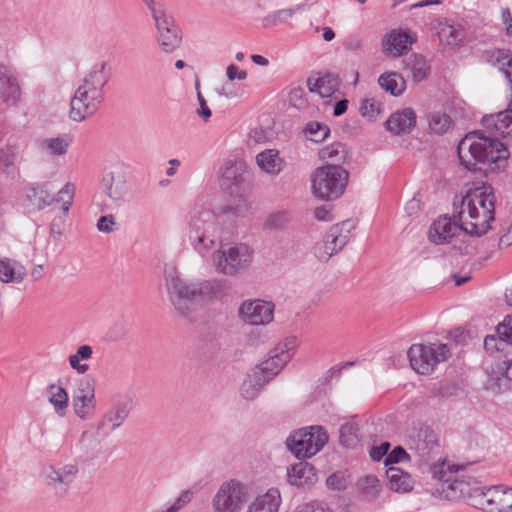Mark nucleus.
I'll use <instances>...</instances> for the list:
<instances>
[{
    "label": "nucleus",
    "instance_id": "72a5a7b5",
    "mask_svg": "<svg viewBox=\"0 0 512 512\" xmlns=\"http://www.w3.org/2000/svg\"><path fill=\"white\" fill-rule=\"evenodd\" d=\"M307 85L310 92H316L321 97H329L338 90L340 81L337 75L326 74L315 79L314 81L309 78L307 80Z\"/></svg>",
    "mask_w": 512,
    "mask_h": 512
},
{
    "label": "nucleus",
    "instance_id": "c03bdc74",
    "mask_svg": "<svg viewBox=\"0 0 512 512\" xmlns=\"http://www.w3.org/2000/svg\"><path fill=\"white\" fill-rule=\"evenodd\" d=\"M439 38L441 41L447 43V45H457L462 41V32L452 25H446L439 31Z\"/></svg>",
    "mask_w": 512,
    "mask_h": 512
},
{
    "label": "nucleus",
    "instance_id": "0e129e2a",
    "mask_svg": "<svg viewBox=\"0 0 512 512\" xmlns=\"http://www.w3.org/2000/svg\"><path fill=\"white\" fill-rule=\"evenodd\" d=\"M512 244V224L510 225L507 233H505L499 240V247H508Z\"/></svg>",
    "mask_w": 512,
    "mask_h": 512
},
{
    "label": "nucleus",
    "instance_id": "cd10ccee",
    "mask_svg": "<svg viewBox=\"0 0 512 512\" xmlns=\"http://www.w3.org/2000/svg\"><path fill=\"white\" fill-rule=\"evenodd\" d=\"M131 406L128 402L117 403L111 410L107 411L99 423L98 428L109 427L113 432L119 428L130 413Z\"/></svg>",
    "mask_w": 512,
    "mask_h": 512
},
{
    "label": "nucleus",
    "instance_id": "6e6d98bb",
    "mask_svg": "<svg viewBox=\"0 0 512 512\" xmlns=\"http://www.w3.org/2000/svg\"><path fill=\"white\" fill-rule=\"evenodd\" d=\"M115 225V217L112 214L102 216L97 221V229L100 232L111 233Z\"/></svg>",
    "mask_w": 512,
    "mask_h": 512
},
{
    "label": "nucleus",
    "instance_id": "e433bc0d",
    "mask_svg": "<svg viewBox=\"0 0 512 512\" xmlns=\"http://www.w3.org/2000/svg\"><path fill=\"white\" fill-rule=\"evenodd\" d=\"M93 349L90 345H81L74 354L68 357L70 367L78 374H85L89 370V365L81 363L92 358Z\"/></svg>",
    "mask_w": 512,
    "mask_h": 512
},
{
    "label": "nucleus",
    "instance_id": "f704fd0d",
    "mask_svg": "<svg viewBox=\"0 0 512 512\" xmlns=\"http://www.w3.org/2000/svg\"><path fill=\"white\" fill-rule=\"evenodd\" d=\"M379 85L392 96L402 95L406 89V81L398 72H385L378 79Z\"/></svg>",
    "mask_w": 512,
    "mask_h": 512
},
{
    "label": "nucleus",
    "instance_id": "a211bd4d",
    "mask_svg": "<svg viewBox=\"0 0 512 512\" xmlns=\"http://www.w3.org/2000/svg\"><path fill=\"white\" fill-rule=\"evenodd\" d=\"M481 508L488 512L512 511V487L494 486L481 493Z\"/></svg>",
    "mask_w": 512,
    "mask_h": 512
},
{
    "label": "nucleus",
    "instance_id": "37998d69",
    "mask_svg": "<svg viewBox=\"0 0 512 512\" xmlns=\"http://www.w3.org/2000/svg\"><path fill=\"white\" fill-rule=\"evenodd\" d=\"M382 112V103L377 99L370 97L362 101L360 113L363 117L370 120L375 119Z\"/></svg>",
    "mask_w": 512,
    "mask_h": 512
},
{
    "label": "nucleus",
    "instance_id": "473e14b6",
    "mask_svg": "<svg viewBox=\"0 0 512 512\" xmlns=\"http://www.w3.org/2000/svg\"><path fill=\"white\" fill-rule=\"evenodd\" d=\"M46 394L55 413L60 417L65 416L69 404V397L66 389L61 385L52 383L47 387Z\"/></svg>",
    "mask_w": 512,
    "mask_h": 512
},
{
    "label": "nucleus",
    "instance_id": "de8ad7c7",
    "mask_svg": "<svg viewBox=\"0 0 512 512\" xmlns=\"http://www.w3.org/2000/svg\"><path fill=\"white\" fill-rule=\"evenodd\" d=\"M497 334L500 340L512 345V316L508 315L497 326Z\"/></svg>",
    "mask_w": 512,
    "mask_h": 512
},
{
    "label": "nucleus",
    "instance_id": "f03ea898",
    "mask_svg": "<svg viewBox=\"0 0 512 512\" xmlns=\"http://www.w3.org/2000/svg\"><path fill=\"white\" fill-rule=\"evenodd\" d=\"M166 285L172 305L183 317H189L219 292L216 281H186L175 269L166 273Z\"/></svg>",
    "mask_w": 512,
    "mask_h": 512
},
{
    "label": "nucleus",
    "instance_id": "2eb2a0df",
    "mask_svg": "<svg viewBox=\"0 0 512 512\" xmlns=\"http://www.w3.org/2000/svg\"><path fill=\"white\" fill-rule=\"evenodd\" d=\"M153 18L158 30V42L162 50L166 53H172L181 44V36L178 27L174 24L172 18L162 11H154Z\"/></svg>",
    "mask_w": 512,
    "mask_h": 512
},
{
    "label": "nucleus",
    "instance_id": "4468645a",
    "mask_svg": "<svg viewBox=\"0 0 512 512\" xmlns=\"http://www.w3.org/2000/svg\"><path fill=\"white\" fill-rule=\"evenodd\" d=\"M218 226L214 221L202 218L193 219L190 223V240L199 253L210 251L215 246Z\"/></svg>",
    "mask_w": 512,
    "mask_h": 512
},
{
    "label": "nucleus",
    "instance_id": "6ab92c4d",
    "mask_svg": "<svg viewBox=\"0 0 512 512\" xmlns=\"http://www.w3.org/2000/svg\"><path fill=\"white\" fill-rule=\"evenodd\" d=\"M463 232L461 223L454 217V221L446 216L439 217L431 225L428 238L436 245L449 243L452 238Z\"/></svg>",
    "mask_w": 512,
    "mask_h": 512
},
{
    "label": "nucleus",
    "instance_id": "b1692460",
    "mask_svg": "<svg viewBox=\"0 0 512 512\" xmlns=\"http://www.w3.org/2000/svg\"><path fill=\"white\" fill-rule=\"evenodd\" d=\"M72 141L69 134H62L40 139L37 144L42 153L51 157H61L68 152Z\"/></svg>",
    "mask_w": 512,
    "mask_h": 512
},
{
    "label": "nucleus",
    "instance_id": "0eeeda50",
    "mask_svg": "<svg viewBox=\"0 0 512 512\" xmlns=\"http://www.w3.org/2000/svg\"><path fill=\"white\" fill-rule=\"evenodd\" d=\"M468 466H470V464L456 465L442 463L439 470L434 471L435 477L446 484L443 490L448 497L452 499L465 498L471 495L472 490H477L474 488V486L477 485L476 479L473 476L463 473Z\"/></svg>",
    "mask_w": 512,
    "mask_h": 512
},
{
    "label": "nucleus",
    "instance_id": "9d476101",
    "mask_svg": "<svg viewBox=\"0 0 512 512\" xmlns=\"http://www.w3.org/2000/svg\"><path fill=\"white\" fill-rule=\"evenodd\" d=\"M79 474L75 463L48 465L42 469L46 487L57 497H65L70 492Z\"/></svg>",
    "mask_w": 512,
    "mask_h": 512
},
{
    "label": "nucleus",
    "instance_id": "20e7f679",
    "mask_svg": "<svg viewBox=\"0 0 512 512\" xmlns=\"http://www.w3.org/2000/svg\"><path fill=\"white\" fill-rule=\"evenodd\" d=\"M249 179L250 173L242 160L227 161L221 170V187L230 195L240 197L236 206H229V211L236 215H242L249 209V204L244 198L249 189Z\"/></svg>",
    "mask_w": 512,
    "mask_h": 512
},
{
    "label": "nucleus",
    "instance_id": "69168bd1",
    "mask_svg": "<svg viewBox=\"0 0 512 512\" xmlns=\"http://www.w3.org/2000/svg\"><path fill=\"white\" fill-rule=\"evenodd\" d=\"M347 108H348V100H346V99L340 100L335 104L333 114L335 116H340L347 111Z\"/></svg>",
    "mask_w": 512,
    "mask_h": 512
},
{
    "label": "nucleus",
    "instance_id": "393cba45",
    "mask_svg": "<svg viewBox=\"0 0 512 512\" xmlns=\"http://www.w3.org/2000/svg\"><path fill=\"white\" fill-rule=\"evenodd\" d=\"M386 476L391 490L397 493H408L414 487L412 476L397 466H390L386 470Z\"/></svg>",
    "mask_w": 512,
    "mask_h": 512
},
{
    "label": "nucleus",
    "instance_id": "39448f33",
    "mask_svg": "<svg viewBox=\"0 0 512 512\" xmlns=\"http://www.w3.org/2000/svg\"><path fill=\"white\" fill-rule=\"evenodd\" d=\"M349 173L339 165H324L312 175L313 194L326 201L338 199L345 191Z\"/></svg>",
    "mask_w": 512,
    "mask_h": 512
},
{
    "label": "nucleus",
    "instance_id": "c756f323",
    "mask_svg": "<svg viewBox=\"0 0 512 512\" xmlns=\"http://www.w3.org/2000/svg\"><path fill=\"white\" fill-rule=\"evenodd\" d=\"M319 159L327 162V165H339L344 164L349 156V151L345 144L341 142H335L321 148L318 152Z\"/></svg>",
    "mask_w": 512,
    "mask_h": 512
},
{
    "label": "nucleus",
    "instance_id": "6e6552de",
    "mask_svg": "<svg viewBox=\"0 0 512 512\" xmlns=\"http://www.w3.org/2000/svg\"><path fill=\"white\" fill-rule=\"evenodd\" d=\"M451 350L447 344H413L408 350V358L413 370L418 374H430L435 367L447 361Z\"/></svg>",
    "mask_w": 512,
    "mask_h": 512
},
{
    "label": "nucleus",
    "instance_id": "dca6fc26",
    "mask_svg": "<svg viewBox=\"0 0 512 512\" xmlns=\"http://www.w3.org/2000/svg\"><path fill=\"white\" fill-rule=\"evenodd\" d=\"M239 314L250 325H266L273 320L274 305L258 299L245 301L239 308Z\"/></svg>",
    "mask_w": 512,
    "mask_h": 512
},
{
    "label": "nucleus",
    "instance_id": "c85d7f7f",
    "mask_svg": "<svg viewBox=\"0 0 512 512\" xmlns=\"http://www.w3.org/2000/svg\"><path fill=\"white\" fill-rule=\"evenodd\" d=\"M27 198L38 210L55 202V195L48 182L32 186L27 192Z\"/></svg>",
    "mask_w": 512,
    "mask_h": 512
},
{
    "label": "nucleus",
    "instance_id": "09e8293b",
    "mask_svg": "<svg viewBox=\"0 0 512 512\" xmlns=\"http://www.w3.org/2000/svg\"><path fill=\"white\" fill-rule=\"evenodd\" d=\"M408 460L409 455L407 452L401 446H397L386 456L384 464L389 468L390 466H394L399 462Z\"/></svg>",
    "mask_w": 512,
    "mask_h": 512
},
{
    "label": "nucleus",
    "instance_id": "a19ab883",
    "mask_svg": "<svg viewBox=\"0 0 512 512\" xmlns=\"http://www.w3.org/2000/svg\"><path fill=\"white\" fill-rule=\"evenodd\" d=\"M358 427L352 423H345L339 430V443L347 448H352L359 442Z\"/></svg>",
    "mask_w": 512,
    "mask_h": 512
},
{
    "label": "nucleus",
    "instance_id": "412c9836",
    "mask_svg": "<svg viewBox=\"0 0 512 512\" xmlns=\"http://www.w3.org/2000/svg\"><path fill=\"white\" fill-rule=\"evenodd\" d=\"M315 468L307 462H299L287 468V481L299 488H309L317 482Z\"/></svg>",
    "mask_w": 512,
    "mask_h": 512
},
{
    "label": "nucleus",
    "instance_id": "774afa93",
    "mask_svg": "<svg viewBox=\"0 0 512 512\" xmlns=\"http://www.w3.org/2000/svg\"><path fill=\"white\" fill-rule=\"evenodd\" d=\"M250 139L258 143L264 141L266 139L265 131L262 129H253L250 132Z\"/></svg>",
    "mask_w": 512,
    "mask_h": 512
},
{
    "label": "nucleus",
    "instance_id": "79ce46f5",
    "mask_svg": "<svg viewBox=\"0 0 512 512\" xmlns=\"http://www.w3.org/2000/svg\"><path fill=\"white\" fill-rule=\"evenodd\" d=\"M75 195V185L73 183H66L55 196V201L61 203V210L66 216L72 205L73 198Z\"/></svg>",
    "mask_w": 512,
    "mask_h": 512
},
{
    "label": "nucleus",
    "instance_id": "aec40b11",
    "mask_svg": "<svg viewBox=\"0 0 512 512\" xmlns=\"http://www.w3.org/2000/svg\"><path fill=\"white\" fill-rule=\"evenodd\" d=\"M21 97V88L15 73L0 64V99L8 105H15Z\"/></svg>",
    "mask_w": 512,
    "mask_h": 512
},
{
    "label": "nucleus",
    "instance_id": "58836bf2",
    "mask_svg": "<svg viewBox=\"0 0 512 512\" xmlns=\"http://www.w3.org/2000/svg\"><path fill=\"white\" fill-rule=\"evenodd\" d=\"M306 138L310 141L320 143L324 141L330 133V129L327 125L311 121L306 124L303 129Z\"/></svg>",
    "mask_w": 512,
    "mask_h": 512
},
{
    "label": "nucleus",
    "instance_id": "5701e85b",
    "mask_svg": "<svg viewBox=\"0 0 512 512\" xmlns=\"http://www.w3.org/2000/svg\"><path fill=\"white\" fill-rule=\"evenodd\" d=\"M416 124V114L411 108L393 113L386 121L387 129L395 135L409 133Z\"/></svg>",
    "mask_w": 512,
    "mask_h": 512
},
{
    "label": "nucleus",
    "instance_id": "7ed1b4c3",
    "mask_svg": "<svg viewBox=\"0 0 512 512\" xmlns=\"http://www.w3.org/2000/svg\"><path fill=\"white\" fill-rule=\"evenodd\" d=\"M294 339L277 344L269 351L267 358L252 368L244 379L241 387V396L246 400H254L263 387L273 379L290 361Z\"/></svg>",
    "mask_w": 512,
    "mask_h": 512
},
{
    "label": "nucleus",
    "instance_id": "a878e982",
    "mask_svg": "<svg viewBox=\"0 0 512 512\" xmlns=\"http://www.w3.org/2000/svg\"><path fill=\"white\" fill-rule=\"evenodd\" d=\"M256 163L261 171L270 175H278L285 165L279 151L276 149H266L258 153Z\"/></svg>",
    "mask_w": 512,
    "mask_h": 512
},
{
    "label": "nucleus",
    "instance_id": "ddd939ff",
    "mask_svg": "<svg viewBox=\"0 0 512 512\" xmlns=\"http://www.w3.org/2000/svg\"><path fill=\"white\" fill-rule=\"evenodd\" d=\"M102 101L103 95L77 88L70 101V119L84 121L96 113Z\"/></svg>",
    "mask_w": 512,
    "mask_h": 512
},
{
    "label": "nucleus",
    "instance_id": "f3484780",
    "mask_svg": "<svg viewBox=\"0 0 512 512\" xmlns=\"http://www.w3.org/2000/svg\"><path fill=\"white\" fill-rule=\"evenodd\" d=\"M415 42V35L409 30L393 29L383 37L381 48L389 57H400L408 52Z\"/></svg>",
    "mask_w": 512,
    "mask_h": 512
},
{
    "label": "nucleus",
    "instance_id": "603ef678",
    "mask_svg": "<svg viewBox=\"0 0 512 512\" xmlns=\"http://www.w3.org/2000/svg\"><path fill=\"white\" fill-rule=\"evenodd\" d=\"M15 155L11 148L6 147L0 149V170L8 172L14 165Z\"/></svg>",
    "mask_w": 512,
    "mask_h": 512
},
{
    "label": "nucleus",
    "instance_id": "13d9d810",
    "mask_svg": "<svg viewBox=\"0 0 512 512\" xmlns=\"http://www.w3.org/2000/svg\"><path fill=\"white\" fill-rule=\"evenodd\" d=\"M390 444L388 442L382 443L380 446H374L370 450V456L374 461H379L383 456L388 455Z\"/></svg>",
    "mask_w": 512,
    "mask_h": 512
},
{
    "label": "nucleus",
    "instance_id": "e2e57ef3",
    "mask_svg": "<svg viewBox=\"0 0 512 512\" xmlns=\"http://www.w3.org/2000/svg\"><path fill=\"white\" fill-rule=\"evenodd\" d=\"M315 217L320 221H332L331 211L326 206L317 207L314 211Z\"/></svg>",
    "mask_w": 512,
    "mask_h": 512
},
{
    "label": "nucleus",
    "instance_id": "3c124183",
    "mask_svg": "<svg viewBox=\"0 0 512 512\" xmlns=\"http://www.w3.org/2000/svg\"><path fill=\"white\" fill-rule=\"evenodd\" d=\"M326 483L333 490H343L348 485V478L343 472H336L327 478Z\"/></svg>",
    "mask_w": 512,
    "mask_h": 512
},
{
    "label": "nucleus",
    "instance_id": "7c9ffc66",
    "mask_svg": "<svg viewBox=\"0 0 512 512\" xmlns=\"http://www.w3.org/2000/svg\"><path fill=\"white\" fill-rule=\"evenodd\" d=\"M281 502L277 489H269L264 495L258 496L248 507V512H277Z\"/></svg>",
    "mask_w": 512,
    "mask_h": 512
},
{
    "label": "nucleus",
    "instance_id": "4be33fe9",
    "mask_svg": "<svg viewBox=\"0 0 512 512\" xmlns=\"http://www.w3.org/2000/svg\"><path fill=\"white\" fill-rule=\"evenodd\" d=\"M105 67V62L94 64L91 69L85 73L82 83L78 88L104 95V87L108 81Z\"/></svg>",
    "mask_w": 512,
    "mask_h": 512
},
{
    "label": "nucleus",
    "instance_id": "1a4fd4ad",
    "mask_svg": "<svg viewBox=\"0 0 512 512\" xmlns=\"http://www.w3.org/2000/svg\"><path fill=\"white\" fill-rule=\"evenodd\" d=\"M328 441V435L321 426L300 429L291 434L286 445L297 458H310L320 451Z\"/></svg>",
    "mask_w": 512,
    "mask_h": 512
},
{
    "label": "nucleus",
    "instance_id": "2f4dec72",
    "mask_svg": "<svg viewBox=\"0 0 512 512\" xmlns=\"http://www.w3.org/2000/svg\"><path fill=\"white\" fill-rule=\"evenodd\" d=\"M26 276V269L19 262L0 259V281L3 283H20Z\"/></svg>",
    "mask_w": 512,
    "mask_h": 512
},
{
    "label": "nucleus",
    "instance_id": "4c0bfd02",
    "mask_svg": "<svg viewBox=\"0 0 512 512\" xmlns=\"http://www.w3.org/2000/svg\"><path fill=\"white\" fill-rule=\"evenodd\" d=\"M72 408L79 419H89L96 410L95 396L72 397Z\"/></svg>",
    "mask_w": 512,
    "mask_h": 512
},
{
    "label": "nucleus",
    "instance_id": "423d86ee",
    "mask_svg": "<svg viewBox=\"0 0 512 512\" xmlns=\"http://www.w3.org/2000/svg\"><path fill=\"white\" fill-rule=\"evenodd\" d=\"M254 252L246 244L221 246L213 253L215 270L226 276H236L246 272L253 262Z\"/></svg>",
    "mask_w": 512,
    "mask_h": 512
},
{
    "label": "nucleus",
    "instance_id": "ea45409f",
    "mask_svg": "<svg viewBox=\"0 0 512 512\" xmlns=\"http://www.w3.org/2000/svg\"><path fill=\"white\" fill-rule=\"evenodd\" d=\"M452 125L449 115L441 112H434L429 115L430 130L438 135L446 133Z\"/></svg>",
    "mask_w": 512,
    "mask_h": 512
},
{
    "label": "nucleus",
    "instance_id": "5fc2aeb1",
    "mask_svg": "<svg viewBox=\"0 0 512 512\" xmlns=\"http://www.w3.org/2000/svg\"><path fill=\"white\" fill-rule=\"evenodd\" d=\"M95 396V386L89 380H81L72 397Z\"/></svg>",
    "mask_w": 512,
    "mask_h": 512
},
{
    "label": "nucleus",
    "instance_id": "9b49d317",
    "mask_svg": "<svg viewBox=\"0 0 512 512\" xmlns=\"http://www.w3.org/2000/svg\"><path fill=\"white\" fill-rule=\"evenodd\" d=\"M247 500L244 484L237 480L224 482L213 498V512H240Z\"/></svg>",
    "mask_w": 512,
    "mask_h": 512
},
{
    "label": "nucleus",
    "instance_id": "4d7b16f0",
    "mask_svg": "<svg viewBox=\"0 0 512 512\" xmlns=\"http://www.w3.org/2000/svg\"><path fill=\"white\" fill-rule=\"evenodd\" d=\"M227 78L230 81L234 80H244L247 78V72L245 70H240L236 65L231 64L226 69Z\"/></svg>",
    "mask_w": 512,
    "mask_h": 512
},
{
    "label": "nucleus",
    "instance_id": "f257e3e1",
    "mask_svg": "<svg viewBox=\"0 0 512 512\" xmlns=\"http://www.w3.org/2000/svg\"><path fill=\"white\" fill-rule=\"evenodd\" d=\"M495 202L496 197L491 186L482 185L467 190L455 214L463 232L476 237L485 235L495 219Z\"/></svg>",
    "mask_w": 512,
    "mask_h": 512
},
{
    "label": "nucleus",
    "instance_id": "bb28decb",
    "mask_svg": "<svg viewBox=\"0 0 512 512\" xmlns=\"http://www.w3.org/2000/svg\"><path fill=\"white\" fill-rule=\"evenodd\" d=\"M102 186L105 195L113 202L124 199L126 194V182L121 174L109 173L102 179Z\"/></svg>",
    "mask_w": 512,
    "mask_h": 512
},
{
    "label": "nucleus",
    "instance_id": "f8f14e48",
    "mask_svg": "<svg viewBox=\"0 0 512 512\" xmlns=\"http://www.w3.org/2000/svg\"><path fill=\"white\" fill-rule=\"evenodd\" d=\"M349 239L350 224L348 222L333 225L325 235L323 242L316 247L315 253L320 260L326 261L341 251Z\"/></svg>",
    "mask_w": 512,
    "mask_h": 512
},
{
    "label": "nucleus",
    "instance_id": "a18cd8bd",
    "mask_svg": "<svg viewBox=\"0 0 512 512\" xmlns=\"http://www.w3.org/2000/svg\"><path fill=\"white\" fill-rule=\"evenodd\" d=\"M290 219L287 211H277L268 216L265 225L270 229H282L287 226Z\"/></svg>",
    "mask_w": 512,
    "mask_h": 512
},
{
    "label": "nucleus",
    "instance_id": "680f3d73",
    "mask_svg": "<svg viewBox=\"0 0 512 512\" xmlns=\"http://www.w3.org/2000/svg\"><path fill=\"white\" fill-rule=\"evenodd\" d=\"M197 98L200 105V108L197 110V114L206 121L211 116V110L208 107L203 95L199 91L197 93Z\"/></svg>",
    "mask_w": 512,
    "mask_h": 512
},
{
    "label": "nucleus",
    "instance_id": "8fccbe9b",
    "mask_svg": "<svg viewBox=\"0 0 512 512\" xmlns=\"http://www.w3.org/2000/svg\"><path fill=\"white\" fill-rule=\"evenodd\" d=\"M194 497V492L192 490H185L181 493V495L176 499V501L168 507L166 510L168 512H179L186 505H188Z\"/></svg>",
    "mask_w": 512,
    "mask_h": 512
},
{
    "label": "nucleus",
    "instance_id": "052dcab7",
    "mask_svg": "<svg viewBox=\"0 0 512 512\" xmlns=\"http://www.w3.org/2000/svg\"><path fill=\"white\" fill-rule=\"evenodd\" d=\"M502 343H503V340H500L499 337L497 338L496 336L489 335V336H486L484 339V348L490 352L499 351V350H501V348L499 347V344H502Z\"/></svg>",
    "mask_w": 512,
    "mask_h": 512
},
{
    "label": "nucleus",
    "instance_id": "49530a36",
    "mask_svg": "<svg viewBox=\"0 0 512 512\" xmlns=\"http://www.w3.org/2000/svg\"><path fill=\"white\" fill-rule=\"evenodd\" d=\"M294 14V10L291 8L278 10L268 16H266L263 20L264 26H273L278 23L285 22L287 19L291 18Z\"/></svg>",
    "mask_w": 512,
    "mask_h": 512
},
{
    "label": "nucleus",
    "instance_id": "338daca9",
    "mask_svg": "<svg viewBox=\"0 0 512 512\" xmlns=\"http://www.w3.org/2000/svg\"><path fill=\"white\" fill-rule=\"evenodd\" d=\"M420 208V203L418 200L416 199H412L410 200L406 206H405V211L407 212V214L409 216H412L413 214H415Z\"/></svg>",
    "mask_w": 512,
    "mask_h": 512
},
{
    "label": "nucleus",
    "instance_id": "c9c22d12",
    "mask_svg": "<svg viewBox=\"0 0 512 512\" xmlns=\"http://www.w3.org/2000/svg\"><path fill=\"white\" fill-rule=\"evenodd\" d=\"M405 66L410 71L412 79L415 82L423 81L430 73V66L422 55H411L405 61Z\"/></svg>",
    "mask_w": 512,
    "mask_h": 512
},
{
    "label": "nucleus",
    "instance_id": "bf43d9fd",
    "mask_svg": "<svg viewBox=\"0 0 512 512\" xmlns=\"http://www.w3.org/2000/svg\"><path fill=\"white\" fill-rule=\"evenodd\" d=\"M501 18L504 24L505 35L512 38V14L508 8L502 10Z\"/></svg>",
    "mask_w": 512,
    "mask_h": 512
},
{
    "label": "nucleus",
    "instance_id": "864d4df0",
    "mask_svg": "<svg viewBox=\"0 0 512 512\" xmlns=\"http://www.w3.org/2000/svg\"><path fill=\"white\" fill-rule=\"evenodd\" d=\"M294 512H332L324 503L318 501H310L300 504Z\"/></svg>",
    "mask_w": 512,
    "mask_h": 512
}]
</instances>
